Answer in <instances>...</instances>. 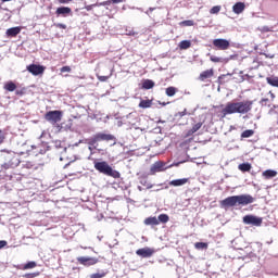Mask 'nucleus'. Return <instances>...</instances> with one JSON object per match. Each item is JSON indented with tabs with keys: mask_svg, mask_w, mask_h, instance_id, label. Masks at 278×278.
I'll list each match as a JSON object with an SVG mask.
<instances>
[{
	"mask_svg": "<svg viewBox=\"0 0 278 278\" xmlns=\"http://www.w3.org/2000/svg\"><path fill=\"white\" fill-rule=\"evenodd\" d=\"M253 110V101L241 102H228L222 110L223 116H229L230 114H249Z\"/></svg>",
	"mask_w": 278,
	"mask_h": 278,
	"instance_id": "obj_1",
	"label": "nucleus"
},
{
	"mask_svg": "<svg viewBox=\"0 0 278 278\" xmlns=\"http://www.w3.org/2000/svg\"><path fill=\"white\" fill-rule=\"evenodd\" d=\"M251 203H255V198L251 194H240V195H230L220 201L222 207H236L241 205L244 207L247 205H251Z\"/></svg>",
	"mask_w": 278,
	"mask_h": 278,
	"instance_id": "obj_2",
	"label": "nucleus"
},
{
	"mask_svg": "<svg viewBox=\"0 0 278 278\" xmlns=\"http://www.w3.org/2000/svg\"><path fill=\"white\" fill-rule=\"evenodd\" d=\"M93 166L96 170H98V173L106 175V177H113V179H121V173L112 168V166H110V164H108V162L105 161L94 162Z\"/></svg>",
	"mask_w": 278,
	"mask_h": 278,
	"instance_id": "obj_3",
	"label": "nucleus"
},
{
	"mask_svg": "<svg viewBox=\"0 0 278 278\" xmlns=\"http://www.w3.org/2000/svg\"><path fill=\"white\" fill-rule=\"evenodd\" d=\"M4 163L2 164V168L4 170H10V168H16L21 164V160L18 155L14 152H7L3 154Z\"/></svg>",
	"mask_w": 278,
	"mask_h": 278,
	"instance_id": "obj_4",
	"label": "nucleus"
},
{
	"mask_svg": "<svg viewBox=\"0 0 278 278\" xmlns=\"http://www.w3.org/2000/svg\"><path fill=\"white\" fill-rule=\"evenodd\" d=\"M110 140H115V137L113 135L98 132L92 138L85 139V144H88L89 147H93L94 149H97L94 144L101 141L110 142Z\"/></svg>",
	"mask_w": 278,
	"mask_h": 278,
	"instance_id": "obj_5",
	"label": "nucleus"
},
{
	"mask_svg": "<svg viewBox=\"0 0 278 278\" xmlns=\"http://www.w3.org/2000/svg\"><path fill=\"white\" fill-rule=\"evenodd\" d=\"M45 118L48 123L55 125V123H60V121H62V111H49L46 113Z\"/></svg>",
	"mask_w": 278,
	"mask_h": 278,
	"instance_id": "obj_6",
	"label": "nucleus"
},
{
	"mask_svg": "<svg viewBox=\"0 0 278 278\" xmlns=\"http://www.w3.org/2000/svg\"><path fill=\"white\" fill-rule=\"evenodd\" d=\"M263 219L255 215H245L243 216L244 225H252V227H262Z\"/></svg>",
	"mask_w": 278,
	"mask_h": 278,
	"instance_id": "obj_7",
	"label": "nucleus"
},
{
	"mask_svg": "<svg viewBox=\"0 0 278 278\" xmlns=\"http://www.w3.org/2000/svg\"><path fill=\"white\" fill-rule=\"evenodd\" d=\"M168 167V163L157 161L151 165L150 172L151 175H155V173H163V170H167Z\"/></svg>",
	"mask_w": 278,
	"mask_h": 278,
	"instance_id": "obj_8",
	"label": "nucleus"
},
{
	"mask_svg": "<svg viewBox=\"0 0 278 278\" xmlns=\"http://www.w3.org/2000/svg\"><path fill=\"white\" fill-rule=\"evenodd\" d=\"M213 47H215V49L218 51H227V49L230 47V43L227 39L218 38L213 40Z\"/></svg>",
	"mask_w": 278,
	"mask_h": 278,
	"instance_id": "obj_9",
	"label": "nucleus"
},
{
	"mask_svg": "<svg viewBox=\"0 0 278 278\" xmlns=\"http://www.w3.org/2000/svg\"><path fill=\"white\" fill-rule=\"evenodd\" d=\"M26 71H28V73H30L35 77H38V75H42L45 73V66L30 64V65H27Z\"/></svg>",
	"mask_w": 278,
	"mask_h": 278,
	"instance_id": "obj_10",
	"label": "nucleus"
},
{
	"mask_svg": "<svg viewBox=\"0 0 278 278\" xmlns=\"http://www.w3.org/2000/svg\"><path fill=\"white\" fill-rule=\"evenodd\" d=\"M77 262L80 263L83 266H94V264L99 262V258L90 256H79L77 257Z\"/></svg>",
	"mask_w": 278,
	"mask_h": 278,
	"instance_id": "obj_11",
	"label": "nucleus"
},
{
	"mask_svg": "<svg viewBox=\"0 0 278 278\" xmlns=\"http://www.w3.org/2000/svg\"><path fill=\"white\" fill-rule=\"evenodd\" d=\"M155 253V250L153 248H141L136 251V255H139V257H151Z\"/></svg>",
	"mask_w": 278,
	"mask_h": 278,
	"instance_id": "obj_12",
	"label": "nucleus"
},
{
	"mask_svg": "<svg viewBox=\"0 0 278 278\" xmlns=\"http://www.w3.org/2000/svg\"><path fill=\"white\" fill-rule=\"evenodd\" d=\"M71 12H73V10L68 7H59L55 11V14L58 16H67V14H71Z\"/></svg>",
	"mask_w": 278,
	"mask_h": 278,
	"instance_id": "obj_13",
	"label": "nucleus"
},
{
	"mask_svg": "<svg viewBox=\"0 0 278 278\" xmlns=\"http://www.w3.org/2000/svg\"><path fill=\"white\" fill-rule=\"evenodd\" d=\"M21 34V27L15 26L7 29V36L8 38H16V35Z\"/></svg>",
	"mask_w": 278,
	"mask_h": 278,
	"instance_id": "obj_14",
	"label": "nucleus"
},
{
	"mask_svg": "<svg viewBox=\"0 0 278 278\" xmlns=\"http://www.w3.org/2000/svg\"><path fill=\"white\" fill-rule=\"evenodd\" d=\"M244 8H247V5L244 4V2H237L233 4L232 7V12L235 14H242Z\"/></svg>",
	"mask_w": 278,
	"mask_h": 278,
	"instance_id": "obj_15",
	"label": "nucleus"
},
{
	"mask_svg": "<svg viewBox=\"0 0 278 278\" xmlns=\"http://www.w3.org/2000/svg\"><path fill=\"white\" fill-rule=\"evenodd\" d=\"M187 181L188 178L174 179L169 181V186H174V188H179L180 186H186Z\"/></svg>",
	"mask_w": 278,
	"mask_h": 278,
	"instance_id": "obj_16",
	"label": "nucleus"
},
{
	"mask_svg": "<svg viewBox=\"0 0 278 278\" xmlns=\"http://www.w3.org/2000/svg\"><path fill=\"white\" fill-rule=\"evenodd\" d=\"M141 88L143 90H151L152 88H155V81L151 80V79H144L142 81V86Z\"/></svg>",
	"mask_w": 278,
	"mask_h": 278,
	"instance_id": "obj_17",
	"label": "nucleus"
},
{
	"mask_svg": "<svg viewBox=\"0 0 278 278\" xmlns=\"http://www.w3.org/2000/svg\"><path fill=\"white\" fill-rule=\"evenodd\" d=\"M210 77H214V70H206L200 74L201 81H205V79H210Z\"/></svg>",
	"mask_w": 278,
	"mask_h": 278,
	"instance_id": "obj_18",
	"label": "nucleus"
},
{
	"mask_svg": "<svg viewBox=\"0 0 278 278\" xmlns=\"http://www.w3.org/2000/svg\"><path fill=\"white\" fill-rule=\"evenodd\" d=\"M277 175V170L275 169H266L263 172V177L265 179H274V177Z\"/></svg>",
	"mask_w": 278,
	"mask_h": 278,
	"instance_id": "obj_19",
	"label": "nucleus"
},
{
	"mask_svg": "<svg viewBox=\"0 0 278 278\" xmlns=\"http://www.w3.org/2000/svg\"><path fill=\"white\" fill-rule=\"evenodd\" d=\"M266 81L269 86L274 88H278V77L277 76H269L266 78Z\"/></svg>",
	"mask_w": 278,
	"mask_h": 278,
	"instance_id": "obj_20",
	"label": "nucleus"
},
{
	"mask_svg": "<svg viewBox=\"0 0 278 278\" xmlns=\"http://www.w3.org/2000/svg\"><path fill=\"white\" fill-rule=\"evenodd\" d=\"M144 225H151V226L160 225V220L157 219V217H148L144 219Z\"/></svg>",
	"mask_w": 278,
	"mask_h": 278,
	"instance_id": "obj_21",
	"label": "nucleus"
},
{
	"mask_svg": "<svg viewBox=\"0 0 278 278\" xmlns=\"http://www.w3.org/2000/svg\"><path fill=\"white\" fill-rule=\"evenodd\" d=\"M4 90H8V92H14L16 90V84L14 81L10 80L4 85Z\"/></svg>",
	"mask_w": 278,
	"mask_h": 278,
	"instance_id": "obj_22",
	"label": "nucleus"
},
{
	"mask_svg": "<svg viewBox=\"0 0 278 278\" xmlns=\"http://www.w3.org/2000/svg\"><path fill=\"white\" fill-rule=\"evenodd\" d=\"M151 105H153V101L151 100H141L139 103V108H141L142 110H147L151 108Z\"/></svg>",
	"mask_w": 278,
	"mask_h": 278,
	"instance_id": "obj_23",
	"label": "nucleus"
},
{
	"mask_svg": "<svg viewBox=\"0 0 278 278\" xmlns=\"http://www.w3.org/2000/svg\"><path fill=\"white\" fill-rule=\"evenodd\" d=\"M239 170H241V173H249V170H251L252 166L250 163H241L238 166Z\"/></svg>",
	"mask_w": 278,
	"mask_h": 278,
	"instance_id": "obj_24",
	"label": "nucleus"
},
{
	"mask_svg": "<svg viewBox=\"0 0 278 278\" xmlns=\"http://www.w3.org/2000/svg\"><path fill=\"white\" fill-rule=\"evenodd\" d=\"M190 47H192V42L190 40H182L179 42V49L181 50L190 49Z\"/></svg>",
	"mask_w": 278,
	"mask_h": 278,
	"instance_id": "obj_25",
	"label": "nucleus"
},
{
	"mask_svg": "<svg viewBox=\"0 0 278 278\" xmlns=\"http://www.w3.org/2000/svg\"><path fill=\"white\" fill-rule=\"evenodd\" d=\"M201 127H203V123H198L193 125V127L190 130H188V136H192V134H197V131H199Z\"/></svg>",
	"mask_w": 278,
	"mask_h": 278,
	"instance_id": "obj_26",
	"label": "nucleus"
},
{
	"mask_svg": "<svg viewBox=\"0 0 278 278\" xmlns=\"http://www.w3.org/2000/svg\"><path fill=\"white\" fill-rule=\"evenodd\" d=\"M165 94L167 97H175V94H177V88H175V87H167L165 89Z\"/></svg>",
	"mask_w": 278,
	"mask_h": 278,
	"instance_id": "obj_27",
	"label": "nucleus"
},
{
	"mask_svg": "<svg viewBox=\"0 0 278 278\" xmlns=\"http://www.w3.org/2000/svg\"><path fill=\"white\" fill-rule=\"evenodd\" d=\"M194 249L198 251H205L207 249V243L205 242H195L194 243Z\"/></svg>",
	"mask_w": 278,
	"mask_h": 278,
	"instance_id": "obj_28",
	"label": "nucleus"
},
{
	"mask_svg": "<svg viewBox=\"0 0 278 278\" xmlns=\"http://www.w3.org/2000/svg\"><path fill=\"white\" fill-rule=\"evenodd\" d=\"M156 219L159 220V224L160 223L166 224L168 223V220H170V217H168L167 214H161Z\"/></svg>",
	"mask_w": 278,
	"mask_h": 278,
	"instance_id": "obj_29",
	"label": "nucleus"
},
{
	"mask_svg": "<svg viewBox=\"0 0 278 278\" xmlns=\"http://www.w3.org/2000/svg\"><path fill=\"white\" fill-rule=\"evenodd\" d=\"M36 266H37L36 262L30 261V262H28V263H26V264L24 265L23 269H24V270H29V269H31V268H36Z\"/></svg>",
	"mask_w": 278,
	"mask_h": 278,
	"instance_id": "obj_30",
	"label": "nucleus"
},
{
	"mask_svg": "<svg viewBox=\"0 0 278 278\" xmlns=\"http://www.w3.org/2000/svg\"><path fill=\"white\" fill-rule=\"evenodd\" d=\"M255 131L253 129H247L241 134V138H251Z\"/></svg>",
	"mask_w": 278,
	"mask_h": 278,
	"instance_id": "obj_31",
	"label": "nucleus"
},
{
	"mask_svg": "<svg viewBox=\"0 0 278 278\" xmlns=\"http://www.w3.org/2000/svg\"><path fill=\"white\" fill-rule=\"evenodd\" d=\"M141 186H146L148 190H151V188H153V185L151 182H149L146 178H142L140 180Z\"/></svg>",
	"mask_w": 278,
	"mask_h": 278,
	"instance_id": "obj_32",
	"label": "nucleus"
},
{
	"mask_svg": "<svg viewBox=\"0 0 278 278\" xmlns=\"http://www.w3.org/2000/svg\"><path fill=\"white\" fill-rule=\"evenodd\" d=\"M106 273L105 271H98L96 274H91L90 278H103L105 277Z\"/></svg>",
	"mask_w": 278,
	"mask_h": 278,
	"instance_id": "obj_33",
	"label": "nucleus"
},
{
	"mask_svg": "<svg viewBox=\"0 0 278 278\" xmlns=\"http://www.w3.org/2000/svg\"><path fill=\"white\" fill-rule=\"evenodd\" d=\"M220 12V5H215L210 10V14H218Z\"/></svg>",
	"mask_w": 278,
	"mask_h": 278,
	"instance_id": "obj_34",
	"label": "nucleus"
},
{
	"mask_svg": "<svg viewBox=\"0 0 278 278\" xmlns=\"http://www.w3.org/2000/svg\"><path fill=\"white\" fill-rule=\"evenodd\" d=\"M181 24L185 25L186 27H192V25H194V21L186 20V21L181 22Z\"/></svg>",
	"mask_w": 278,
	"mask_h": 278,
	"instance_id": "obj_35",
	"label": "nucleus"
},
{
	"mask_svg": "<svg viewBox=\"0 0 278 278\" xmlns=\"http://www.w3.org/2000/svg\"><path fill=\"white\" fill-rule=\"evenodd\" d=\"M110 77H112V73L109 76H100V75H98L99 81H108V79H110Z\"/></svg>",
	"mask_w": 278,
	"mask_h": 278,
	"instance_id": "obj_36",
	"label": "nucleus"
},
{
	"mask_svg": "<svg viewBox=\"0 0 278 278\" xmlns=\"http://www.w3.org/2000/svg\"><path fill=\"white\" fill-rule=\"evenodd\" d=\"M39 273H30V274H25L23 277L24 278H35L38 277Z\"/></svg>",
	"mask_w": 278,
	"mask_h": 278,
	"instance_id": "obj_37",
	"label": "nucleus"
},
{
	"mask_svg": "<svg viewBox=\"0 0 278 278\" xmlns=\"http://www.w3.org/2000/svg\"><path fill=\"white\" fill-rule=\"evenodd\" d=\"M269 102H270V100H268V98H263L260 101V104L263 105V106H266V105H268Z\"/></svg>",
	"mask_w": 278,
	"mask_h": 278,
	"instance_id": "obj_38",
	"label": "nucleus"
},
{
	"mask_svg": "<svg viewBox=\"0 0 278 278\" xmlns=\"http://www.w3.org/2000/svg\"><path fill=\"white\" fill-rule=\"evenodd\" d=\"M61 73H71V66H63Z\"/></svg>",
	"mask_w": 278,
	"mask_h": 278,
	"instance_id": "obj_39",
	"label": "nucleus"
},
{
	"mask_svg": "<svg viewBox=\"0 0 278 278\" xmlns=\"http://www.w3.org/2000/svg\"><path fill=\"white\" fill-rule=\"evenodd\" d=\"M54 27H59L60 29H66V24L58 23L54 24Z\"/></svg>",
	"mask_w": 278,
	"mask_h": 278,
	"instance_id": "obj_40",
	"label": "nucleus"
},
{
	"mask_svg": "<svg viewBox=\"0 0 278 278\" xmlns=\"http://www.w3.org/2000/svg\"><path fill=\"white\" fill-rule=\"evenodd\" d=\"M3 140H5V135L3 134V130H0V144H3Z\"/></svg>",
	"mask_w": 278,
	"mask_h": 278,
	"instance_id": "obj_41",
	"label": "nucleus"
},
{
	"mask_svg": "<svg viewBox=\"0 0 278 278\" xmlns=\"http://www.w3.org/2000/svg\"><path fill=\"white\" fill-rule=\"evenodd\" d=\"M58 1L61 5H66V4L71 3V1H73V0H58Z\"/></svg>",
	"mask_w": 278,
	"mask_h": 278,
	"instance_id": "obj_42",
	"label": "nucleus"
},
{
	"mask_svg": "<svg viewBox=\"0 0 278 278\" xmlns=\"http://www.w3.org/2000/svg\"><path fill=\"white\" fill-rule=\"evenodd\" d=\"M186 114H187V111H186V109H185L182 112H178V113L176 114V116H179L180 118H184V116H186Z\"/></svg>",
	"mask_w": 278,
	"mask_h": 278,
	"instance_id": "obj_43",
	"label": "nucleus"
},
{
	"mask_svg": "<svg viewBox=\"0 0 278 278\" xmlns=\"http://www.w3.org/2000/svg\"><path fill=\"white\" fill-rule=\"evenodd\" d=\"M86 144V139H80L78 142L74 143L73 147H79V144Z\"/></svg>",
	"mask_w": 278,
	"mask_h": 278,
	"instance_id": "obj_44",
	"label": "nucleus"
},
{
	"mask_svg": "<svg viewBox=\"0 0 278 278\" xmlns=\"http://www.w3.org/2000/svg\"><path fill=\"white\" fill-rule=\"evenodd\" d=\"M180 164H184V161L181 162H176V163H173V164H167V166H169L168 168H173V166H179Z\"/></svg>",
	"mask_w": 278,
	"mask_h": 278,
	"instance_id": "obj_45",
	"label": "nucleus"
},
{
	"mask_svg": "<svg viewBox=\"0 0 278 278\" xmlns=\"http://www.w3.org/2000/svg\"><path fill=\"white\" fill-rule=\"evenodd\" d=\"M8 245V241L5 240H0V249H3L4 247Z\"/></svg>",
	"mask_w": 278,
	"mask_h": 278,
	"instance_id": "obj_46",
	"label": "nucleus"
},
{
	"mask_svg": "<svg viewBox=\"0 0 278 278\" xmlns=\"http://www.w3.org/2000/svg\"><path fill=\"white\" fill-rule=\"evenodd\" d=\"M211 62H222V60L218 56H211Z\"/></svg>",
	"mask_w": 278,
	"mask_h": 278,
	"instance_id": "obj_47",
	"label": "nucleus"
},
{
	"mask_svg": "<svg viewBox=\"0 0 278 278\" xmlns=\"http://www.w3.org/2000/svg\"><path fill=\"white\" fill-rule=\"evenodd\" d=\"M112 2H113L114 4H116V3H125V0H112Z\"/></svg>",
	"mask_w": 278,
	"mask_h": 278,
	"instance_id": "obj_48",
	"label": "nucleus"
},
{
	"mask_svg": "<svg viewBox=\"0 0 278 278\" xmlns=\"http://www.w3.org/2000/svg\"><path fill=\"white\" fill-rule=\"evenodd\" d=\"M112 3H113L112 0H108L103 2V5H112Z\"/></svg>",
	"mask_w": 278,
	"mask_h": 278,
	"instance_id": "obj_49",
	"label": "nucleus"
},
{
	"mask_svg": "<svg viewBox=\"0 0 278 278\" xmlns=\"http://www.w3.org/2000/svg\"><path fill=\"white\" fill-rule=\"evenodd\" d=\"M15 94H17V96L23 94V91L16 90V91H15Z\"/></svg>",
	"mask_w": 278,
	"mask_h": 278,
	"instance_id": "obj_50",
	"label": "nucleus"
},
{
	"mask_svg": "<svg viewBox=\"0 0 278 278\" xmlns=\"http://www.w3.org/2000/svg\"><path fill=\"white\" fill-rule=\"evenodd\" d=\"M137 188H138L139 192H142V190H143L142 187L138 186Z\"/></svg>",
	"mask_w": 278,
	"mask_h": 278,
	"instance_id": "obj_51",
	"label": "nucleus"
},
{
	"mask_svg": "<svg viewBox=\"0 0 278 278\" xmlns=\"http://www.w3.org/2000/svg\"><path fill=\"white\" fill-rule=\"evenodd\" d=\"M270 94H271V98L275 99V93L270 92Z\"/></svg>",
	"mask_w": 278,
	"mask_h": 278,
	"instance_id": "obj_52",
	"label": "nucleus"
},
{
	"mask_svg": "<svg viewBox=\"0 0 278 278\" xmlns=\"http://www.w3.org/2000/svg\"><path fill=\"white\" fill-rule=\"evenodd\" d=\"M8 1H12V0H2L3 3L8 2Z\"/></svg>",
	"mask_w": 278,
	"mask_h": 278,
	"instance_id": "obj_53",
	"label": "nucleus"
},
{
	"mask_svg": "<svg viewBox=\"0 0 278 278\" xmlns=\"http://www.w3.org/2000/svg\"><path fill=\"white\" fill-rule=\"evenodd\" d=\"M162 105H168V102H167V103H166V102H163Z\"/></svg>",
	"mask_w": 278,
	"mask_h": 278,
	"instance_id": "obj_54",
	"label": "nucleus"
},
{
	"mask_svg": "<svg viewBox=\"0 0 278 278\" xmlns=\"http://www.w3.org/2000/svg\"><path fill=\"white\" fill-rule=\"evenodd\" d=\"M88 149H89L90 151H92V146H89Z\"/></svg>",
	"mask_w": 278,
	"mask_h": 278,
	"instance_id": "obj_55",
	"label": "nucleus"
},
{
	"mask_svg": "<svg viewBox=\"0 0 278 278\" xmlns=\"http://www.w3.org/2000/svg\"><path fill=\"white\" fill-rule=\"evenodd\" d=\"M67 166H71V163L66 164V165L64 166V168H66Z\"/></svg>",
	"mask_w": 278,
	"mask_h": 278,
	"instance_id": "obj_56",
	"label": "nucleus"
},
{
	"mask_svg": "<svg viewBox=\"0 0 278 278\" xmlns=\"http://www.w3.org/2000/svg\"><path fill=\"white\" fill-rule=\"evenodd\" d=\"M66 150H67L66 148L63 149L64 153H66Z\"/></svg>",
	"mask_w": 278,
	"mask_h": 278,
	"instance_id": "obj_57",
	"label": "nucleus"
},
{
	"mask_svg": "<svg viewBox=\"0 0 278 278\" xmlns=\"http://www.w3.org/2000/svg\"><path fill=\"white\" fill-rule=\"evenodd\" d=\"M219 79H223V76H219Z\"/></svg>",
	"mask_w": 278,
	"mask_h": 278,
	"instance_id": "obj_58",
	"label": "nucleus"
}]
</instances>
